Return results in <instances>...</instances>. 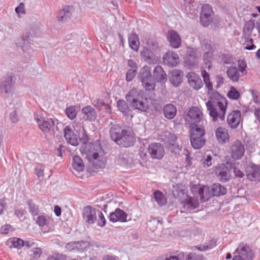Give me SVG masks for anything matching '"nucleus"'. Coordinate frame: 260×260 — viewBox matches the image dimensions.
I'll use <instances>...</instances> for the list:
<instances>
[{
    "instance_id": "23",
    "label": "nucleus",
    "mask_w": 260,
    "mask_h": 260,
    "mask_svg": "<svg viewBox=\"0 0 260 260\" xmlns=\"http://www.w3.org/2000/svg\"><path fill=\"white\" fill-rule=\"evenodd\" d=\"M167 38L172 47L177 49L180 46L181 38L176 31L173 30L168 31Z\"/></svg>"
},
{
    "instance_id": "52",
    "label": "nucleus",
    "mask_w": 260,
    "mask_h": 260,
    "mask_svg": "<svg viewBox=\"0 0 260 260\" xmlns=\"http://www.w3.org/2000/svg\"><path fill=\"white\" fill-rule=\"evenodd\" d=\"M66 113L67 116L71 119H73L76 117L77 113L73 106H70L66 109Z\"/></svg>"
},
{
    "instance_id": "53",
    "label": "nucleus",
    "mask_w": 260,
    "mask_h": 260,
    "mask_svg": "<svg viewBox=\"0 0 260 260\" xmlns=\"http://www.w3.org/2000/svg\"><path fill=\"white\" fill-rule=\"evenodd\" d=\"M137 69H129L126 74V80L127 82L132 81L137 73Z\"/></svg>"
},
{
    "instance_id": "9",
    "label": "nucleus",
    "mask_w": 260,
    "mask_h": 260,
    "mask_svg": "<svg viewBox=\"0 0 260 260\" xmlns=\"http://www.w3.org/2000/svg\"><path fill=\"white\" fill-rule=\"evenodd\" d=\"M191 191L194 195H199L202 202L208 201L211 197L208 188L206 186L200 184L193 185L191 187Z\"/></svg>"
},
{
    "instance_id": "61",
    "label": "nucleus",
    "mask_w": 260,
    "mask_h": 260,
    "mask_svg": "<svg viewBox=\"0 0 260 260\" xmlns=\"http://www.w3.org/2000/svg\"><path fill=\"white\" fill-rule=\"evenodd\" d=\"M166 136L168 137V143L170 145H174L177 140V137L174 134L170 133H168L167 134H166Z\"/></svg>"
},
{
    "instance_id": "37",
    "label": "nucleus",
    "mask_w": 260,
    "mask_h": 260,
    "mask_svg": "<svg viewBox=\"0 0 260 260\" xmlns=\"http://www.w3.org/2000/svg\"><path fill=\"white\" fill-rule=\"evenodd\" d=\"M129 46L132 49L137 51L139 46V40L138 36L135 32H132L128 37Z\"/></svg>"
},
{
    "instance_id": "25",
    "label": "nucleus",
    "mask_w": 260,
    "mask_h": 260,
    "mask_svg": "<svg viewBox=\"0 0 260 260\" xmlns=\"http://www.w3.org/2000/svg\"><path fill=\"white\" fill-rule=\"evenodd\" d=\"M215 137L220 143H225L229 141V135L226 128L218 127L215 131Z\"/></svg>"
},
{
    "instance_id": "63",
    "label": "nucleus",
    "mask_w": 260,
    "mask_h": 260,
    "mask_svg": "<svg viewBox=\"0 0 260 260\" xmlns=\"http://www.w3.org/2000/svg\"><path fill=\"white\" fill-rule=\"evenodd\" d=\"M82 132L83 136H82V138H80L79 137V142L80 141L82 143V144L89 143L88 142V135L86 133L85 131L84 128L83 127H82Z\"/></svg>"
},
{
    "instance_id": "57",
    "label": "nucleus",
    "mask_w": 260,
    "mask_h": 260,
    "mask_svg": "<svg viewBox=\"0 0 260 260\" xmlns=\"http://www.w3.org/2000/svg\"><path fill=\"white\" fill-rule=\"evenodd\" d=\"M186 260H204V257L200 255L192 252L188 255Z\"/></svg>"
},
{
    "instance_id": "2",
    "label": "nucleus",
    "mask_w": 260,
    "mask_h": 260,
    "mask_svg": "<svg viewBox=\"0 0 260 260\" xmlns=\"http://www.w3.org/2000/svg\"><path fill=\"white\" fill-rule=\"evenodd\" d=\"M111 139L117 145L128 147L134 144V138L127 130L122 129L119 125L115 124L110 129Z\"/></svg>"
},
{
    "instance_id": "38",
    "label": "nucleus",
    "mask_w": 260,
    "mask_h": 260,
    "mask_svg": "<svg viewBox=\"0 0 260 260\" xmlns=\"http://www.w3.org/2000/svg\"><path fill=\"white\" fill-rule=\"evenodd\" d=\"M254 28V22L252 20H249L245 24L243 36L245 39H248L251 36V32Z\"/></svg>"
},
{
    "instance_id": "60",
    "label": "nucleus",
    "mask_w": 260,
    "mask_h": 260,
    "mask_svg": "<svg viewBox=\"0 0 260 260\" xmlns=\"http://www.w3.org/2000/svg\"><path fill=\"white\" fill-rule=\"evenodd\" d=\"M15 12L18 16L21 14H24L25 13L24 4L23 3H21L19 5L15 8Z\"/></svg>"
},
{
    "instance_id": "51",
    "label": "nucleus",
    "mask_w": 260,
    "mask_h": 260,
    "mask_svg": "<svg viewBox=\"0 0 260 260\" xmlns=\"http://www.w3.org/2000/svg\"><path fill=\"white\" fill-rule=\"evenodd\" d=\"M95 106L99 109L104 107V109L106 110V112H109L110 110V106L109 104H106L104 101L101 99H97L94 101Z\"/></svg>"
},
{
    "instance_id": "15",
    "label": "nucleus",
    "mask_w": 260,
    "mask_h": 260,
    "mask_svg": "<svg viewBox=\"0 0 260 260\" xmlns=\"http://www.w3.org/2000/svg\"><path fill=\"white\" fill-rule=\"evenodd\" d=\"M162 60L164 63L170 67H176L179 63L178 54L173 51L166 52L163 56Z\"/></svg>"
},
{
    "instance_id": "48",
    "label": "nucleus",
    "mask_w": 260,
    "mask_h": 260,
    "mask_svg": "<svg viewBox=\"0 0 260 260\" xmlns=\"http://www.w3.org/2000/svg\"><path fill=\"white\" fill-rule=\"evenodd\" d=\"M27 205L29 206V211L32 216H36L38 214L39 208L32 201L29 199L27 201Z\"/></svg>"
},
{
    "instance_id": "47",
    "label": "nucleus",
    "mask_w": 260,
    "mask_h": 260,
    "mask_svg": "<svg viewBox=\"0 0 260 260\" xmlns=\"http://www.w3.org/2000/svg\"><path fill=\"white\" fill-rule=\"evenodd\" d=\"M227 95L230 99L237 100L240 98V93L235 87L231 86L228 92Z\"/></svg>"
},
{
    "instance_id": "39",
    "label": "nucleus",
    "mask_w": 260,
    "mask_h": 260,
    "mask_svg": "<svg viewBox=\"0 0 260 260\" xmlns=\"http://www.w3.org/2000/svg\"><path fill=\"white\" fill-rule=\"evenodd\" d=\"M72 166L78 172L83 171L84 168L82 159L78 155L73 157Z\"/></svg>"
},
{
    "instance_id": "6",
    "label": "nucleus",
    "mask_w": 260,
    "mask_h": 260,
    "mask_svg": "<svg viewBox=\"0 0 260 260\" xmlns=\"http://www.w3.org/2000/svg\"><path fill=\"white\" fill-rule=\"evenodd\" d=\"M138 77L141 79L144 87L147 90H153L155 83L151 74L149 67L145 66L140 71Z\"/></svg>"
},
{
    "instance_id": "59",
    "label": "nucleus",
    "mask_w": 260,
    "mask_h": 260,
    "mask_svg": "<svg viewBox=\"0 0 260 260\" xmlns=\"http://www.w3.org/2000/svg\"><path fill=\"white\" fill-rule=\"evenodd\" d=\"M35 171L38 177H43L44 176V167L42 165H39L35 168Z\"/></svg>"
},
{
    "instance_id": "16",
    "label": "nucleus",
    "mask_w": 260,
    "mask_h": 260,
    "mask_svg": "<svg viewBox=\"0 0 260 260\" xmlns=\"http://www.w3.org/2000/svg\"><path fill=\"white\" fill-rule=\"evenodd\" d=\"M241 121V113L239 110H234L228 116V125L232 129L237 128Z\"/></svg>"
},
{
    "instance_id": "32",
    "label": "nucleus",
    "mask_w": 260,
    "mask_h": 260,
    "mask_svg": "<svg viewBox=\"0 0 260 260\" xmlns=\"http://www.w3.org/2000/svg\"><path fill=\"white\" fill-rule=\"evenodd\" d=\"M6 244L11 248L20 249L24 246V240L19 238L12 237L7 240Z\"/></svg>"
},
{
    "instance_id": "8",
    "label": "nucleus",
    "mask_w": 260,
    "mask_h": 260,
    "mask_svg": "<svg viewBox=\"0 0 260 260\" xmlns=\"http://www.w3.org/2000/svg\"><path fill=\"white\" fill-rule=\"evenodd\" d=\"M37 122L40 130L45 134H48L51 130L54 131V128L57 124V120L52 118L45 120L43 117H37Z\"/></svg>"
},
{
    "instance_id": "24",
    "label": "nucleus",
    "mask_w": 260,
    "mask_h": 260,
    "mask_svg": "<svg viewBox=\"0 0 260 260\" xmlns=\"http://www.w3.org/2000/svg\"><path fill=\"white\" fill-rule=\"evenodd\" d=\"M183 73L179 70H174L170 73L169 80L175 87L179 86L182 81Z\"/></svg>"
},
{
    "instance_id": "43",
    "label": "nucleus",
    "mask_w": 260,
    "mask_h": 260,
    "mask_svg": "<svg viewBox=\"0 0 260 260\" xmlns=\"http://www.w3.org/2000/svg\"><path fill=\"white\" fill-rule=\"evenodd\" d=\"M76 252H83L87 250L89 243L86 241H75Z\"/></svg>"
},
{
    "instance_id": "36",
    "label": "nucleus",
    "mask_w": 260,
    "mask_h": 260,
    "mask_svg": "<svg viewBox=\"0 0 260 260\" xmlns=\"http://www.w3.org/2000/svg\"><path fill=\"white\" fill-rule=\"evenodd\" d=\"M141 55L144 60L148 63H153L155 60V56L154 53L148 48L144 47L141 51Z\"/></svg>"
},
{
    "instance_id": "50",
    "label": "nucleus",
    "mask_w": 260,
    "mask_h": 260,
    "mask_svg": "<svg viewBox=\"0 0 260 260\" xmlns=\"http://www.w3.org/2000/svg\"><path fill=\"white\" fill-rule=\"evenodd\" d=\"M16 44L18 47L21 48L24 52L26 51L28 49V40L23 38L18 39Z\"/></svg>"
},
{
    "instance_id": "27",
    "label": "nucleus",
    "mask_w": 260,
    "mask_h": 260,
    "mask_svg": "<svg viewBox=\"0 0 260 260\" xmlns=\"http://www.w3.org/2000/svg\"><path fill=\"white\" fill-rule=\"evenodd\" d=\"M153 76L157 82H165L167 79V75L163 68L160 66H156L153 70Z\"/></svg>"
},
{
    "instance_id": "44",
    "label": "nucleus",
    "mask_w": 260,
    "mask_h": 260,
    "mask_svg": "<svg viewBox=\"0 0 260 260\" xmlns=\"http://www.w3.org/2000/svg\"><path fill=\"white\" fill-rule=\"evenodd\" d=\"M213 57V53L210 51H208L203 54L204 62L206 65V68L208 69H210L211 67Z\"/></svg>"
},
{
    "instance_id": "17",
    "label": "nucleus",
    "mask_w": 260,
    "mask_h": 260,
    "mask_svg": "<svg viewBox=\"0 0 260 260\" xmlns=\"http://www.w3.org/2000/svg\"><path fill=\"white\" fill-rule=\"evenodd\" d=\"M83 218L89 224H93L97 220L96 212L92 207L88 206L83 208Z\"/></svg>"
},
{
    "instance_id": "42",
    "label": "nucleus",
    "mask_w": 260,
    "mask_h": 260,
    "mask_svg": "<svg viewBox=\"0 0 260 260\" xmlns=\"http://www.w3.org/2000/svg\"><path fill=\"white\" fill-rule=\"evenodd\" d=\"M201 75L203 78L206 87L208 89V91H212V83L210 81L209 73L206 70H202Z\"/></svg>"
},
{
    "instance_id": "31",
    "label": "nucleus",
    "mask_w": 260,
    "mask_h": 260,
    "mask_svg": "<svg viewBox=\"0 0 260 260\" xmlns=\"http://www.w3.org/2000/svg\"><path fill=\"white\" fill-rule=\"evenodd\" d=\"M211 193L213 196H221L226 193V189L219 183H215L212 185L210 189Z\"/></svg>"
},
{
    "instance_id": "54",
    "label": "nucleus",
    "mask_w": 260,
    "mask_h": 260,
    "mask_svg": "<svg viewBox=\"0 0 260 260\" xmlns=\"http://www.w3.org/2000/svg\"><path fill=\"white\" fill-rule=\"evenodd\" d=\"M99 219L98 220V225L101 227L104 226L106 222V220L104 217L103 213L100 211H98Z\"/></svg>"
},
{
    "instance_id": "28",
    "label": "nucleus",
    "mask_w": 260,
    "mask_h": 260,
    "mask_svg": "<svg viewBox=\"0 0 260 260\" xmlns=\"http://www.w3.org/2000/svg\"><path fill=\"white\" fill-rule=\"evenodd\" d=\"M117 105L118 110L123 115L126 117H133L131 109L129 108L128 104L124 100H119L117 103Z\"/></svg>"
},
{
    "instance_id": "3",
    "label": "nucleus",
    "mask_w": 260,
    "mask_h": 260,
    "mask_svg": "<svg viewBox=\"0 0 260 260\" xmlns=\"http://www.w3.org/2000/svg\"><path fill=\"white\" fill-rule=\"evenodd\" d=\"M125 98L133 109L141 112H145L148 109L147 99L143 97L142 91L133 88L128 92Z\"/></svg>"
},
{
    "instance_id": "26",
    "label": "nucleus",
    "mask_w": 260,
    "mask_h": 260,
    "mask_svg": "<svg viewBox=\"0 0 260 260\" xmlns=\"http://www.w3.org/2000/svg\"><path fill=\"white\" fill-rule=\"evenodd\" d=\"M82 112L83 118L86 120L93 121L96 118V112L90 106L84 107L82 110Z\"/></svg>"
},
{
    "instance_id": "41",
    "label": "nucleus",
    "mask_w": 260,
    "mask_h": 260,
    "mask_svg": "<svg viewBox=\"0 0 260 260\" xmlns=\"http://www.w3.org/2000/svg\"><path fill=\"white\" fill-rule=\"evenodd\" d=\"M216 245V240L214 239H211L209 242L203 245L197 247V249L200 251H204L213 248Z\"/></svg>"
},
{
    "instance_id": "33",
    "label": "nucleus",
    "mask_w": 260,
    "mask_h": 260,
    "mask_svg": "<svg viewBox=\"0 0 260 260\" xmlns=\"http://www.w3.org/2000/svg\"><path fill=\"white\" fill-rule=\"evenodd\" d=\"M184 208L188 211H191L199 206L198 200L194 198L187 197V198L183 202Z\"/></svg>"
},
{
    "instance_id": "58",
    "label": "nucleus",
    "mask_w": 260,
    "mask_h": 260,
    "mask_svg": "<svg viewBox=\"0 0 260 260\" xmlns=\"http://www.w3.org/2000/svg\"><path fill=\"white\" fill-rule=\"evenodd\" d=\"M245 41L247 43V44L245 47L246 50H251L256 48V46L253 44V40L252 38L245 39Z\"/></svg>"
},
{
    "instance_id": "12",
    "label": "nucleus",
    "mask_w": 260,
    "mask_h": 260,
    "mask_svg": "<svg viewBox=\"0 0 260 260\" xmlns=\"http://www.w3.org/2000/svg\"><path fill=\"white\" fill-rule=\"evenodd\" d=\"M235 252L238 253V255L243 256L246 260H253L254 256V254L250 247L243 243L239 244Z\"/></svg>"
},
{
    "instance_id": "30",
    "label": "nucleus",
    "mask_w": 260,
    "mask_h": 260,
    "mask_svg": "<svg viewBox=\"0 0 260 260\" xmlns=\"http://www.w3.org/2000/svg\"><path fill=\"white\" fill-rule=\"evenodd\" d=\"M162 110L165 117L169 119H173L177 113L176 107L171 104L165 105Z\"/></svg>"
},
{
    "instance_id": "13",
    "label": "nucleus",
    "mask_w": 260,
    "mask_h": 260,
    "mask_svg": "<svg viewBox=\"0 0 260 260\" xmlns=\"http://www.w3.org/2000/svg\"><path fill=\"white\" fill-rule=\"evenodd\" d=\"M148 152L153 158L160 159L165 154V150L162 145L158 143L150 144L148 148Z\"/></svg>"
},
{
    "instance_id": "11",
    "label": "nucleus",
    "mask_w": 260,
    "mask_h": 260,
    "mask_svg": "<svg viewBox=\"0 0 260 260\" xmlns=\"http://www.w3.org/2000/svg\"><path fill=\"white\" fill-rule=\"evenodd\" d=\"M245 148L242 143L238 140L235 141L232 144L230 148V153L234 159H240L244 155Z\"/></svg>"
},
{
    "instance_id": "1",
    "label": "nucleus",
    "mask_w": 260,
    "mask_h": 260,
    "mask_svg": "<svg viewBox=\"0 0 260 260\" xmlns=\"http://www.w3.org/2000/svg\"><path fill=\"white\" fill-rule=\"evenodd\" d=\"M206 103L209 115L213 121H216L218 118L221 121L224 120L226 111L227 101L225 98L221 97L220 95L215 92L213 94Z\"/></svg>"
},
{
    "instance_id": "29",
    "label": "nucleus",
    "mask_w": 260,
    "mask_h": 260,
    "mask_svg": "<svg viewBox=\"0 0 260 260\" xmlns=\"http://www.w3.org/2000/svg\"><path fill=\"white\" fill-rule=\"evenodd\" d=\"M250 173L247 174L248 178L252 180L260 179V167L254 164H251L249 167Z\"/></svg>"
},
{
    "instance_id": "49",
    "label": "nucleus",
    "mask_w": 260,
    "mask_h": 260,
    "mask_svg": "<svg viewBox=\"0 0 260 260\" xmlns=\"http://www.w3.org/2000/svg\"><path fill=\"white\" fill-rule=\"evenodd\" d=\"M42 254V250L41 248L38 247L37 246L34 247L29 251V255L34 259L39 258Z\"/></svg>"
},
{
    "instance_id": "7",
    "label": "nucleus",
    "mask_w": 260,
    "mask_h": 260,
    "mask_svg": "<svg viewBox=\"0 0 260 260\" xmlns=\"http://www.w3.org/2000/svg\"><path fill=\"white\" fill-rule=\"evenodd\" d=\"M63 135L67 142L70 145L76 146L79 144V134L73 126H66L63 129Z\"/></svg>"
},
{
    "instance_id": "19",
    "label": "nucleus",
    "mask_w": 260,
    "mask_h": 260,
    "mask_svg": "<svg viewBox=\"0 0 260 260\" xmlns=\"http://www.w3.org/2000/svg\"><path fill=\"white\" fill-rule=\"evenodd\" d=\"M190 86L194 89L198 90L203 85L202 79L199 76L193 72H189L186 76Z\"/></svg>"
},
{
    "instance_id": "45",
    "label": "nucleus",
    "mask_w": 260,
    "mask_h": 260,
    "mask_svg": "<svg viewBox=\"0 0 260 260\" xmlns=\"http://www.w3.org/2000/svg\"><path fill=\"white\" fill-rule=\"evenodd\" d=\"M154 198L159 206H162L166 203V199L164 194L159 190L155 191L153 193Z\"/></svg>"
},
{
    "instance_id": "34",
    "label": "nucleus",
    "mask_w": 260,
    "mask_h": 260,
    "mask_svg": "<svg viewBox=\"0 0 260 260\" xmlns=\"http://www.w3.org/2000/svg\"><path fill=\"white\" fill-rule=\"evenodd\" d=\"M187 55L189 59H193V64H196L198 62V59L201 56V51L198 49H194L191 47L187 48Z\"/></svg>"
},
{
    "instance_id": "35",
    "label": "nucleus",
    "mask_w": 260,
    "mask_h": 260,
    "mask_svg": "<svg viewBox=\"0 0 260 260\" xmlns=\"http://www.w3.org/2000/svg\"><path fill=\"white\" fill-rule=\"evenodd\" d=\"M228 78L233 82H237L239 80L240 74L238 68L236 67H230L226 70Z\"/></svg>"
},
{
    "instance_id": "46",
    "label": "nucleus",
    "mask_w": 260,
    "mask_h": 260,
    "mask_svg": "<svg viewBox=\"0 0 260 260\" xmlns=\"http://www.w3.org/2000/svg\"><path fill=\"white\" fill-rule=\"evenodd\" d=\"M221 62L223 64H232L235 62L234 58L229 54H223L220 56Z\"/></svg>"
},
{
    "instance_id": "21",
    "label": "nucleus",
    "mask_w": 260,
    "mask_h": 260,
    "mask_svg": "<svg viewBox=\"0 0 260 260\" xmlns=\"http://www.w3.org/2000/svg\"><path fill=\"white\" fill-rule=\"evenodd\" d=\"M12 77L7 75L2 78L0 83V90L2 93H10L13 89Z\"/></svg>"
},
{
    "instance_id": "10",
    "label": "nucleus",
    "mask_w": 260,
    "mask_h": 260,
    "mask_svg": "<svg viewBox=\"0 0 260 260\" xmlns=\"http://www.w3.org/2000/svg\"><path fill=\"white\" fill-rule=\"evenodd\" d=\"M188 116L193 122L191 124L203 125V113L198 107H192L188 111Z\"/></svg>"
},
{
    "instance_id": "40",
    "label": "nucleus",
    "mask_w": 260,
    "mask_h": 260,
    "mask_svg": "<svg viewBox=\"0 0 260 260\" xmlns=\"http://www.w3.org/2000/svg\"><path fill=\"white\" fill-rule=\"evenodd\" d=\"M184 187L180 184H177L173 186V194L175 198H180L182 196L184 197L185 196L187 197V192L186 190L183 188Z\"/></svg>"
},
{
    "instance_id": "5",
    "label": "nucleus",
    "mask_w": 260,
    "mask_h": 260,
    "mask_svg": "<svg viewBox=\"0 0 260 260\" xmlns=\"http://www.w3.org/2000/svg\"><path fill=\"white\" fill-rule=\"evenodd\" d=\"M80 151L82 155H86L89 161L96 160L99 155L103 153L101 145L98 142L82 144Z\"/></svg>"
},
{
    "instance_id": "20",
    "label": "nucleus",
    "mask_w": 260,
    "mask_h": 260,
    "mask_svg": "<svg viewBox=\"0 0 260 260\" xmlns=\"http://www.w3.org/2000/svg\"><path fill=\"white\" fill-rule=\"evenodd\" d=\"M127 214L120 208H116L115 211L109 215V220L112 222H125L127 220Z\"/></svg>"
},
{
    "instance_id": "55",
    "label": "nucleus",
    "mask_w": 260,
    "mask_h": 260,
    "mask_svg": "<svg viewBox=\"0 0 260 260\" xmlns=\"http://www.w3.org/2000/svg\"><path fill=\"white\" fill-rule=\"evenodd\" d=\"M250 92L252 96L253 102L256 104L260 105V94H259V93L257 91L254 90V89L250 90Z\"/></svg>"
},
{
    "instance_id": "22",
    "label": "nucleus",
    "mask_w": 260,
    "mask_h": 260,
    "mask_svg": "<svg viewBox=\"0 0 260 260\" xmlns=\"http://www.w3.org/2000/svg\"><path fill=\"white\" fill-rule=\"evenodd\" d=\"M216 174L219 179L222 182H226L230 179L231 175L227 166L221 164L218 166L216 170Z\"/></svg>"
},
{
    "instance_id": "18",
    "label": "nucleus",
    "mask_w": 260,
    "mask_h": 260,
    "mask_svg": "<svg viewBox=\"0 0 260 260\" xmlns=\"http://www.w3.org/2000/svg\"><path fill=\"white\" fill-rule=\"evenodd\" d=\"M74 13L72 6H66L60 10L57 14V19L60 22H65L71 19Z\"/></svg>"
},
{
    "instance_id": "64",
    "label": "nucleus",
    "mask_w": 260,
    "mask_h": 260,
    "mask_svg": "<svg viewBox=\"0 0 260 260\" xmlns=\"http://www.w3.org/2000/svg\"><path fill=\"white\" fill-rule=\"evenodd\" d=\"M65 248L67 251L76 252L75 241L70 242L66 245Z\"/></svg>"
},
{
    "instance_id": "56",
    "label": "nucleus",
    "mask_w": 260,
    "mask_h": 260,
    "mask_svg": "<svg viewBox=\"0 0 260 260\" xmlns=\"http://www.w3.org/2000/svg\"><path fill=\"white\" fill-rule=\"evenodd\" d=\"M47 219L44 215H40L37 217L36 220L37 224L40 226H44L47 224Z\"/></svg>"
},
{
    "instance_id": "14",
    "label": "nucleus",
    "mask_w": 260,
    "mask_h": 260,
    "mask_svg": "<svg viewBox=\"0 0 260 260\" xmlns=\"http://www.w3.org/2000/svg\"><path fill=\"white\" fill-rule=\"evenodd\" d=\"M212 13V8L210 5L205 4L202 6L200 19L201 22L204 26L209 25Z\"/></svg>"
},
{
    "instance_id": "62",
    "label": "nucleus",
    "mask_w": 260,
    "mask_h": 260,
    "mask_svg": "<svg viewBox=\"0 0 260 260\" xmlns=\"http://www.w3.org/2000/svg\"><path fill=\"white\" fill-rule=\"evenodd\" d=\"M38 246L37 243L34 240H28L27 241H24L23 247H27L28 248H32L34 247Z\"/></svg>"
},
{
    "instance_id": "4",
    "label": "nucleus",
    "mask_w": 260,
    "mask_h": 260,
    "mask_svg": "<svg viewBox=\"0 0 260 260\" xmlns=\"http://www.w3.org/2000/svg\"><path fill=\"white\" fill-rule=\"evenodd\" d=\"M189 127L191 146L194 149L201 148L205 144V129L204 125L191 124Z\"/></svg>"
}]
</instances>
